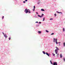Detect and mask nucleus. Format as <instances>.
Returning a JSON list of instances; mask_svg holds the SVG:
<instances>
[{
  "label": "nucleus",
  "instance_id": "nucleus-1",
  "mask_svg": "<svg viewBox=\"0 0 65 65\" xmlns=\"http://www.w3.org/2000/svg\"><path fill=\"white\" fill-rule=\"evenodd\" d=\"M55 47L56 49L55 50V52L56 54H58V51L59 50V48L57 47Z\"/></svg>",
  "mask_w": 65,
  "mask_h": 65
},
{
  "label": "nucleus",
  "instance_id": "nucleus-2",
  "mask_svg": "<svg viewBox=\"0 0 65 65\" xmlns=\"http://www.w3.org/2000/svg\"><path fill=\"white\" fill-rule=\"evenodd\" d=\"M53 42H56V44H58V42H57V39H55V38H54Z\"/></svg>",
  "mask_w": 65,
  "mask_h": 65
},
{
  "label": "nucleus",
  "instance_id": "nucleus-3",
  "mask_svg": "<svg viewBox=\"0 0 65 65\" xmlns=\"http://www.w3.org/2000/svg\"><path fill=\"white\" fill-rule=\"evenodd\" d=\"M28 10H29V9H26L24 11V12H25L26 13H27L28 12Z\"/></svg>",
  "mask_w": 65,
  "mask_h": 65
},
{
  "label": "nucleus",
  "instance_id": "nucleus-4",
  "mask_svg": "<svg viewBox=\"0 0 65 65\" xmlns=\"http://www.w3.org/2000/svg\"><path fill=\"white\" fill-rule=\"evenodd\" d=\"M46 55H47V56H48V57H50V55H49L48 53L47 52H46Z\"/></svg>",
  "mask_w": 65,
  "mask_h": 65
},
{
  "label": "nucleus",
  "instance_id": "nucleus-5",
  "mask_svg": "<svg viewBox=\"0 0 65 65\" xmlns=\"http://www.w3.org/2000/svg\"><path fill=\"white\" fill-rule=\"evenodd\" d=\"M56 12H57V13H61V14L62 13V12H60L58 11H56Z\"/></svg>",
  "mask_w": 65,
  "mask_h": 65
},
{
  "label": "nucleus",
  "instance_id": "nucleus-6",
  "mask_svg": "<svg viewBox=\"0 0 65 65\" xmlns=\"http://www.w3.org/2000/svg\"><path fill=\"white\" fill-rule=\"evenodd\" d=\"M57 63V62H54L53 63V65H56V64Z\"/></svg>",
  "mask_w": 65,
  "mask_h": 65
},
{
  "label": "nucleus",
  "instance_id": "nucleus-7",
  "mask_svg": "<svg viewBox=\"0 0 65 65\" xmlns=\"http://www.w3.org/2000/svg\"><path fill=\"white\" fill-rule=\"evenodd\" d=\"M60 56L61 58H62V54H60Z\"/></svg>",
  "mask_w": 65,
  "mask_h": 65
},
{
  "label": "nucleus",
  "instance_id": "nucleus-8",
  "mask_svg": "<svg viewBox=\"0 0 65 65\" xmlns=\"http://www.w3.org/2000/svg\"><path fill=\"white\" fill-rule=\"evenodd\" d=\"M4 36H5V37H7V36H6V35H4Z\"/></svg>",
  "mask_w": 65,
  "mask_h": 65
},
{
  "label": "nucleus",
  "instance_id": "nucleus-9",
  "mask_svg": "<svg viewBox=\"0 0 65 65\" xmlns=\"http://www.w3.org/2000/svg\"><path fill=\"white\" fill-rule=\"evenodd\" d=\"M41 11H44V10L43 9H41Z\"/></svg>",
  "mask_w": 65,
  "mask_h": 65
},
{
  "label": "nucleus",
  "instance_id": "nucleus-10",
  "mask_svg": "<svg viewBox=\"0 0 65 65\" xmlns=\"http://www.w3.org/2000/svg\"><path fill=\"white\" fill-rule=\"evenodd\" d=\"M38 15L39 17H40V18H42V17L41 16L39 15Z\"/></svg>",
  "mask_w": 65,
  "mask_h": 65
},
{
  "label": "nucleus",
  "instance_id": "nucleus-11",
  "mask_svg": "<svg viewBox=\"0 0 65 65\" xmlns=\"http://www.w3.org/2000/svg\"><path fill=\"white\" fill-rule=\"evenodd\" d=\"M28 12L29 13H31V11H30V10H28Z\"/></svg>",
  "mask_w": 65,
  "mask_h": 65
},
{
  "label": "nucleus",
  "instance_id": "nucleus-12",
  "mask_svg": "<svg viewBox=\"0 0 65 65\" xmlns=\"http://www.w3.org/2000/svg\"><path fill=\"white\" fill-rule=\"evenodd\" d=\"M43 54H44L45 55V52H44V51H43Z\"/></svg>",
  "mask_w": 65,
  "mask_h": 65
},
{
  "label": "nucleus",
  "instance_id": "nucleus-13",
  "mask_svg": "<svg viewBox=\"0 0 65 65\" xmlns=\"http://www.w3.org/2000/svg\"><path fill=\"white\" fill-rule=\"evenodd\" d=\"M38 33H41V32L40 31H38Z\"/></svg>",
  "mask_w": 65,
  "mask_h": 65
},
{
  "label": "nucleus",
  "instance_id": "nucleus-14",
  "mask_svg": "<svg viewBox=\"0 0 65 65\" xmlns=\"http://www.w3.org/2000/svg\"><path fill=\"white\" fill-rule=\"evenodd\" d=\"M63 32H64V31H65V29L64 28H63Z\"/></svg>",
  "mask_w": 65,
  "mask_h": 65
},
{
  "label": "nucleus",
  "instance_id": "nucleus-15",
  "mask_svg": "<svg viewBox=\"0 0 65 65\" xmlns=\"http://www.w3.org/2000/svg\"><path fill=\"white\" fill-rule=\"evenodd\" d=\"M50 63H51V64H53V63H52V61L50 60Z\"/></svg>",
  "mask_w": 65,
  "mask_h": 65
},
{
  "label": "nucleus",
  "instance_id": "nucleus-16",
  "mask_svg": "<svg viewBox=\"0 0 65 65\" xmlns=\"http://www.w3.org/2000/svg\"><path fill=\"white\" fill-rule=\"evenodd\" d=\"M45 19V18H43V21H44V19Z\"/></svg>",
  "mask_w": 65,
  "mask_h": 65
},
{
  "label": "nucleus",
  "instance_id": "nucleus-17",
  "mask_svg": "<svg viewBox=\"0 0 65 65\" xmlns=\"http://www.w3.org/2000/svg\"><path fill=\"white\" fill-rule=\"evenodd\" d=\"M63 46H65V43H63Z\"/></svg>",
  "mask_w": 65,
  "mask_h": 65
},
{
  "label": "nucleus",
  "instance_id": "nucleus-18",
  "mask_svg": "<svg viewBox=\"0 0 65 65\" xmlns=\"http://www.w3.org/2000/svg\"><path fill=\"white\" fill-rule=\"evenodd\" d=\"M43 15H44L43 14H42V15H41V16L42 17H43Z\"/></svg>",
  "mask_w": 65,
  "mask_h": 65
},
{
  "label": "nucleus",
  "instance_id": "nucleus-19",
  "mask_svg": "<svg viewBox=\"0 0 65 65\" xmlns=\"http://www.w3.org/2000/svg\"><path fill=\"white\" fill-rule=\"evenodd\" d=\"M46 32L47 33L48 32V30H46Z\"/></svg>",
  "mask_w": 65,
  "mask_h": 65
},
{
  "label": "nucleus",
  "instance_id": "nucleus-20",
  "mask_svg": "<svg viewBox=\"0 0 65 65\" xmlns=\"http://www.w3.org/2000/svg\"><path fill=\"white\" fill-rule=\"evenodd\" d=\"M35 6H34V9H35Z\"/></svg>",
  "mask_w": 65,
  "mask_h": 65
},
{
  "label": "nucleus",
  "instance_id": "nucleus-21",
  "mask_svg": "<svg viewBox=\"0 0 65 65\" xmlns=\"http://www.w3.org/2000/svg\"><path fill=\"white\" fill-rule=\"evenodd\" d=\"M54 15L55 16H56L57 15V14H56L55 13V14H54Z\"/></svg>",
  "mask_w": 65,
  "mask_h": 65
},
{
  "label": "nucleus",
  "instance_id": "nucleus-22",
  "mask_svg": "<svg viewBox=\"0 0 65 65\" xmlns=\"http://www.w3.org/2000/svg\"><path fill=\"white\" fill-rule=\"evenodd\" d=\"M63 60L64 61H65V58H63Z\"/></svg>",
  "mask_w": 65,
  "mask_h": 65
},
{
  "label": "nucleus",
  "instance_id": "nucleus-23",
  "mask_svg": "<svg viewBox=\"0 0 65 65\" xmlns=\"http://www.w3.org/2000/svg\"><path fill=\"white\" fill-rule=\"evenodd\" d=\"M54 33H53L51 34V35H54Z\"/></svg>",
  "mask_w": 65,
  "mask_h": 65
},
{
  "label": "nucleus",
  "instance_id": "nucleus-24",
  "mask_svg": "<svg viewBox=\"0 0 65 65\" xmlns=\"http://www.w3.org/2000/svg\"><path fill=\"white\" fill-rule=\"evenodd\" d=\"M4 19V16H3L2 19Z\"/></svg>",
  "mask_w": 65,
  "mask_h": 65
},
{
  "label": "nucleus",
  "instance_id": "nucleus-25",
  "mask_svg": "<svg viewBox=\"0 0 65 65\" xmlns=\"http://www.w3.org/2000/svg\"><path fill=\"white\" fill-rule=\"evenodd\" d=\"M39 24H41V22H39Z\"/></svg>",
  "mask_w": 65,
  "mask_h": 65
},
{
  "label": "nucleus",
  "instance_id": "nucleus-26",
  "mask_svg": "<svg viewBox=\"0 0 65 65\" xmlns=\"http://www.w3.org/2000/svg\"><path fill=\"white\" fill-rule=\"evenodd\" d=\"M50 20H53V19L52 18H51L50 19Z\"/></svg>",
  "mask_w": 65,
  "mask_h": 65
},
{
  "label": "nucleus",
  "instance_id": "nucleus-27",
  "mask_svg": "<svg viewBox=\"0 0 65 65\" xmlns=\"http://www.w3.org/2000/svg\"><path fill=\"white\" fill-rule=\"evenodd\" d=\"M2 33L3 35H4L5 34H4V33L3 32H2Z\"/></svg>",
  "mask_w": 65,
  "mask_h": 65
},
{
  "label": "nucleus",
  "instance_id": "nucleus-28",
  "mask_svg": "<svg viewBox=\"0 0 65 65\" xmlns=\"http://www.w3.org/2000/svg\"><path fill=\"white\" fill-rule=\"evenodd\" d=\"M10 39H11V38H9V40H10Z\"/></svg>",
  "mask_w": 65,
  "mask_h": 65
},
{
  "label": "nucleus",
  "instance_id": "nucleus-29",
  "mask_svg": "<svg viewBox=\"0 0 65 65\" xmlns=\"http://www.w3.org/2000/svg\"><path fill=\"white\" fill-rule=\"evenodd\" d=\"M38 23V22L37 21L36 22V23Z\"/></svg>",
  "mask_w": 65,
  "mask_h": 65
},
{
  "label": "nucleus",
  "instance_id": "nucleus-30",
  "mask_svg": "<svg viewBox=\"0 0 65 65\" xmlns=\"http://www.w3.org/2000/svg\"><path fill=\"white\" fill-rule=\"evenodd\" d=\"M53 56H55V54H54L53 53Z\"/></svg>",
  "mask_w": 65,
  "mask_h": 65
},
{
  "label": "nucleus",
  "instance_id": "nucleus-31",
  "mask_svg": "<svg viewBox=\"0 0 65 65\" xmlns=\"http://www.w3.org/2000/svg\"><path fill=\"white\" fill-rule=\"evenodd\" d=\"M36 14H38V13L37 12H36Z\"/></svg>",
  "mask_w": 65,
  "mask_h": 65
},
{
  "label": "nucleus",
  "instance_id": "nucleus-32",
  "mask_svg": "<svg viewBox=\"0 0 65 65\" xmlns=\"http://www.w3.org/2000/svg\"><path fill=\"white\" fill-rule=\"evenodd\" d=\"M23 3H26V2L25 1H23Z\"/></svg>",
  "mask_w": 65,
  "mask_h": 65
},
{
  "label": "nucleus",
  "instance_id": "nucleus-33",
  "mask_svg": "<svg viewBox=\"0 0 65 65\" xmlns=\"http://www.w3.org/2000/svg\"><path fill=\"white\" fill-rule=\"evenodd\" d=\"M35 10V9H33V11H34Z\"/></svg>",
  "mask_w": 65,
  "mask_h": 65
},
{
  "label": "nucleus",
  "instance_id": "nucleus-34",
  "mask_svg": "<svg viewBox=\"0 0 65 65\" xmlns=\"http://www.w3.org/2000/svg\"><path fill=\"white\" fill-rule=\"evenodd\" d=\"M56 65H58V64H57V63H56Z\"/></svg>",
  "mask_w": 65,
  "mask_h": 65
},
{
  "label": "nucleus",
  "instance_id": "nucleus-35",
  "mask_svg": "<svg viewBox=\"0 0 65 65\" xmlns=\"http://www.w3.org/2000/svg\"><path fill=\"white\" fill-rule=\"evenodd\" d=\"M25 1H27V0H25Z\"/></svg>",
  "mask_w": 65,
  "mask_h": 65
},
{
  "label": "nucleus",
  "instance_id": "nucleus-36",
  "mask_svg": "<svg viewBox=\"0 0 65 65\" xmlns=\"http://www.w3.org/2000/svg\"><path fill=\"white\" fill-rule=\"evenodd\" d=\"M57 55H59V54H58Z\"/></svg>",
  "mask_w": 65,
  "mask_h": 65
},
{
  "label": "nucleus",
  "instance_id": "nucleus-37",
  "mask_svg": "<svg viewBox=\"0 0 65 65\" xmlns=\"http://www.w3.org/2000/svg\"><path fill=\"white\" fill-rule=\"evenodd\" d=\"M59 43H60V42H59Z\"/></svg>",
  "mask_w": 65,
  "mask_h": 65
}]
</instances>
